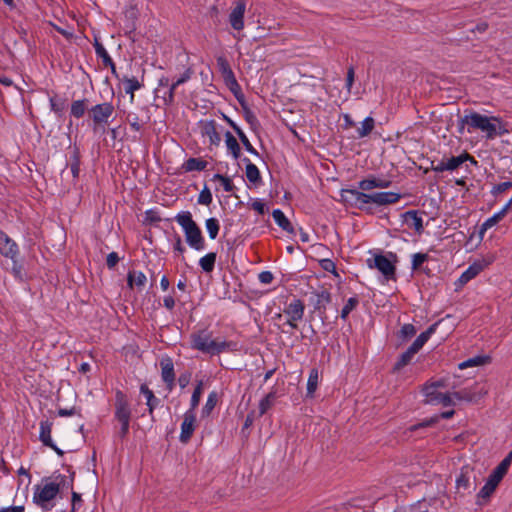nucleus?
<instances>
[{"label":"nucleus","instance_id":"69168bd1","mask_svg":"<svg viewBox=\"0 0 512 512\" xmlns=\"http://www.w3.org/2000/svg\"><path fill=\"white\" fill-rule=\"evenodd\" d=\"M120 258L116 252H111L107 255L106 265L109 269H113L119 262Z\"/></svg>","mask_w":512,"mask_h":512},{"label":"nucleus","instance_id":"bf43d9fd","mask_svg":"<svg viewBox=\"0 0 512 512\" xmlns=\"http://www.w3.org/2000/svg\"><path fill=\"white\" fill-rule=\"evenodd\" d=\"M320 266L323 270H325L327 272H331L335 276H338V273L336 271V265H335L334 261H332L331 259L326 258V259L320 260Z\"/></svg>","mask_w":512,"mask_h":512},{"label":"nucleus","instance_id":"b1692460","mask_svg":"<svg viewBox=\"0 0 512 512\" xmlns=\"http://www.w3.org/2000/svg\"><path fill=\"white\" fill-rule=\"evenodd\" d=\"M485 267L482 262H474L459 277L458 283L462 286L475 278Z\"/></svg>","mask_w":512,"mask_h":512},{"label":"nucleus","instance_id":"9b49d317","mask_svg":"<svg viewBox=\"0 0 512 512\" xmlns=\"http://www.w3.org/2000/svg\"><path fill=\"white\" fill-rule=\"evenodd\" d=\"M161 378L165 383L168 391H172L175 387L176 375L174 371V364L170 357H164L160 361Z\"/></svg>","mask_w":512,"mask_h":512},{"label":"nucleus","instance_id":"2f4dec72","mask_svg":"<svg viewBox=\"0 0 512 512\" xmlns=\"http://www.w3.org/2000/svg\"><path fill=\"white\" fill-rule=\"evenodd\" d=\"M53 423L45 420L40 422V434L39 439L45 446H53V440L51 438Z\"/></svg>","mask_w":512,"mask_h":512},{"label":"nucleus","instance_id":"4468645a","mask_svg":"<svg viewBox=\"0 0 512 512\" xmlns=\"http://www.w3.org/2000/svg\"><path fill=\"white\" fill-rule=\"evenodd\" d=\"M374 264H371V260H368L370 267L378 269L386 279H394L396 268L395 265L384 255H376L373 259Z\"/></svg>","mask_w":512,"mask_h":512},{"label":"nucleus","instance_id":"052dcab7","mask_svg":"<svg viewBox=\"0 0 512 512\" xmlns=\"http://www.w3.org/2000/svg\"><path fill=\"white\" fill-rule=\"evenodd\" d=\"M510 188H512V181L502 182L493 186L491 193L492 195L497 196L498 194H501Z\"/></svg>","mask_w":512,"mask_h":512},{"label":"nucleus","instance_id":"37998d69","mask_svg":"<svg viewBox=\"0 0 512 512\" xmlns=\"http://www.w3.org/2000/svg\"><path fill=\"white\" fill-rule=\"evenodd\" d=\"M276 399V392L272 391L268 393L259 403V416H263L274 404Z\"/></svg>","mask_w":512,"mask_h":512},{"label":"nucleus","instance_id":"c85d7f7f","mask_svg":"<svg viewBox=\"0 0 512 512\" xmlns=\"http://www.w3.org/2000/svg\"><path fill=\"white\" fill-rule=\"evenodd\" d=\"M70 472V476L67 477L63 474H54L51 478L53 479L52 484H57L58 492H60L61 489L64 488H73V482L75 477V472L68 469Z\"/></svg>","mask_w":512,"mask_h":512},{"label":"nucleus","instance_id":"4be33fe9","mask_svg":"<svg viewBox=\"0 0 512 512\" xmlns=\"http://www.w3.org/2000/svg\"><path fill=\"white\" fill-rule=\"evenodd\" d=\"M203 135L209 138L210 144L218 146L221 142V136L217 131V124L215 120L206 121L202 125Z\"/></svg>","mask_w":512,"mask_h":512},{"label":"nucleus","instance_id":"7c9ffc66","mask_svg":"<svg viewBox=\"0 0 512 512\" xmlns=\"http://www.w3.org/2000/svg\"><path fill=\"white\" fill-rule=\"evenodd\" d=\"M272 217L278 226L281 227L284 231L290 234L295 233L293 225L280 209L273 210Z\"/></svg>","mask_w":512,"mask_h":512},{"label":"nucleus","instance_id":"72a5a7b5","mask_svg":"<svg viewBox=\"0 0 512 512\" xmlns=\"http://www.w3.org/2000/svg\"><path fill=\"white\" fill-rule=\"evenodd\" d=\"M207 165L208 162L206 160H203L202 158L191 157L184 162L182 167L186 172H192L203 171L206 169Z\"/></svg>","mask_w":512,"mask_h":512},{"label":"nucleus","instance_id":"603ef678","mask_svg":"<svg viewBox=\"0 0 512 512\" xmlns=\"http://www.w3.org/2000/svg\"><path fill=\"white\" fill-rule=\"evenodd\" d=\"M179 85H176V81L169 85L168 89L163 92L161 96L165 105H172L175 100V91Z\"/></svg>","mask_w":512,"mask_h":512},{"label":"nucleus","instance_id":"412c9836","mask_svg":"<svg viewBox=\"0 0 512 512\" xmlns=\"http://www.w3.org/2000/svg\"><path fill=\"white\" fill-rule=\"evenodd\" d=\"M391 185V181L382 178L369 177L361 180L358 183V189L362 191H369L374 188H388Z\"/></svg>","mask_w":512,"mask_h":512},{"label":"nucleus","instance_id":"0eeeda50","mask_svg":"<svg viewBox=\"0 0 512 512\" xmlns=\"http://www.w3.org/2000/svg\"><path fill=\"white\" fill-rule=\"evenodd\" d=\"M466 161L471 162L474 165H477V161L473 156H471L468 152H463L459 156H452L450 158H443L437 164L432 162L431 169L437 173H442L444 171H454L458 169L463 163Z\"/></svg>","mask_w":512,"mask_h":512},{"label":"nucleus","instance_id":"bb28decb","mask_svg":"<svg viewBox=\"0 0 512 512\" xmlns=\"http://www.w3.org/2000/svg\"><path fill=\"white\" fill-rule=\"evenodd\" d=\"M121 81L124 85L125 93L130 95V101L133 102L135 91L141 89L144 86L143 80L139 81L136 77L124 76Z\"/></svg>","mask_w":512,"mask_h":512},{"label":"nucleus","instance_id":"423d86ee","mask_svg":"<svg viewBox=\"0 0 512 512\" xmlns=\"http://www.w3.org/2000/svg\"><path fill=\"white\" fill-rule=\"evenodd\" d=\"M508 469L509 467L507 466V462H500L498 464V466L489 475L485 485L478 492V500L490 498V496L494 493L503 477L506 475ZM477 503L481 504L480 501H478Z\"/></svg>","mask_w":512,"mask_h":512},{"label":"nucleus","instance_id":"393cba45","mask_svg":"<svg viewBox=\"0 0 512 512\" xmlns=\"http://www.w3.org/2000/svg\"><path fill=\"white\" fill-rule=\"evenodd\" d=\"M437 326L438 323H434L431 326H429L427 330L422 332L409 347L416 353H418L422 349L424 344L429 340L431 335L435 333Z\"/></svg>","mask_w":512,"mask_h":512},{"label":"nucleus","instance_id":"a18cd8bd","mask_svg":"<svg viewBox=\"0 0 512 512\" xmlns=\"http://www.w3.org/2000/svg\"><path fill=\"white\" fill-rule=\"evenodd\" d=\"M504 218L503 214L500 212L495 213L492 217L488 218L482 225L479 231V234L481 238L483 237L484 233L492 228L494 225H496L498 222H500Z\"/></svg>","mask_w":512,"mask_h":512},{"label":"nucleus","instance_id":"aec40b11","mask_svg":"<svg viewBox=\"0 0 512 512\" xmlns=\"http://www.w3.org/2000/svg\"><path fill=\"white\" fill-rule=\"evenodd\" d=\"M403 222L409 227L413 228L418 234L423 232V220L419 216L418 211L409 210L402 214Z\"/></svg>","mask_w":512,"mask_h":512},{"label":"nucleus","instance_id":"680f3d73","mask_svg":"<svg viewBox=\"0 0 512 512\" xmlns=\"http://www.w3.org/2000/svg\"><path fill=\"white\" fill-rule=\"evenodd\" d=\"M227 87L233 93V95L236 97V99L239 101V103L243 105L244 95L242 93V90H241V87H240L238 81H236L235 83H232L230 86H227Z\"/></svg>","mask_w":512,"mask_h":512},{"label":"nucleus","instance_id":"2eb2a0df","mask_svg":"<svg viewBox=\"0 0 512 512\" xmlns=\"http://www.w3.org/2000/svg\"><path fill=\"white\" fill-rule=\"evenodd\" d=\"M196 423V414L193 411H186L184 414V419L181 424V433L179 436V440L182 443H188L191 439L194 431Z\"/></svg>","mask_w":512,"mask_h":512},{"label":"nucleus","instance_id":"a211bd4d","mask_svg":"<svg viewBox=\"0 0 512 512\" xmlns=\"http://www.w3.org/2000/svg\"><path fill=\"white\" fill-rule=\"evenodd\" d=\"M472 474H473V470L468 467L461 469L460 474L456 478V488H457L458 493H460L461 491H463V492L469 491L470 488L475 489V487H476L475 481L473 483L471 482Z\"/></svg>","mask_w":512,"mask_h":512},{"label":"nucleus","instance_id":"a878e982","mask_svg":"<svg viewBox=\"0 0 512 512\" xmlns=\"http://www.w3.org/2000/svg\"><path fill=\"white\" fill-rule=\"evenodd\" d=\"M314 296V310L325 312L327 304L332 300L331 293L326 289H322L321 291L315 292Z\"/></svg>","mask_w":512,"mask_h":512},{"label":"nucleus","instance_id":"13d9d810","mask_svg":"<svg viewBox=\"0 0 512 512\" xmlns=\"http://www.w3.org/2000/svg\"><path fill=\"white\" fill-rule=\"evenodd\" d=\"M452 396V399H456V400H459V401H472L473 400V394L471 392H469L468 390L464 389V390H461V391H456V392H453L451 394Z\"/></svg>","mask_w":512,"mask_h":512},{"label":"nucleus","instance_id":"338daca9","mask_svg":"<svg viewBox=\"0 0 512 512\" xmlns=\"http://www.w3.org/2000/svg\"><path fill=\"white\" fill-rule=\"evenodd\" d=\"M258 279L262 284H270L274 280V275L270 271H262L259 273Z\"/></svg>","mask_w":512,"mask_h":512},{"label":"nucleus","instance_id":"4d7b16f0","mask_svg":"<svg viewBox=\"0 0 512 512\" xmlns=\"http://www.w3.org/2000/svg\"><path fill=\"white\" fill-rule=\"evenodd\" d=\"M160 221H161V217L159 216L157 211L150 209L145 212L144 223L153 224V223H158Z\"/></svg>","mask_w":512,"mask_h":512},{"label":"nucleus","instance_id":"7ed1b4c3","mask_svg":"<svg viewBox=\"0 0 512 512\" xmlns=\"http://www.w3.org/2000/svg\"><path fill=\"white\" fill-rule=\"evenodd\" d=\"M175 220L184 230L187 244L197 251L204 250L206 247L205 239L200 227L193 220L192 214L189 211H183L176 215Z\"/></svg>","mask_w":512,"mask_h":512},{"label":"nucleus","instance_id":"ea45409f","mask_svg":"<svg viewBox=\"0 0 512 512\" xmlns=\"http://www.w3.org/2000/svg\"><path fill=\"white\" fill-rule=\"evenodd\" d=\"M489 362H490L489 356H475V357L469 358V359L459 363L458 368L460 370H463V369H466L469 367L481 366V365L487 364Z\"/></svg>","mask_w":512,"mask_h":512},{"label":"nucleus","instance_id":"5fc2aeb1","mask_svg":"<svg viewBox=\"0 0 512 512\" xmlns=\"http://www.w3.org/2000/svg\"><path fill=\"white\" fill-rule=\"evenodd\" d=\"M126 120L131 128L136 132H139L143 127V123H140V119L135 113H129L126 117Z\"/></svg>","mask_w":512,"mask_h":512},{"label":"nucleus","instance_id":"0e129e2a","mask_svg":"<svg viewBox=\"0 0 512 512\" xmlns=\"http://www.w3.org/2000/svg\"><path fill=\"white\" fill-rule=\"evenodd\" d=\"M194 74L192 67H188L183 74L176 80V85H182L189 81Z\"/></svg>","mask_w":512,"mask_h":512},{"label":"nucleus","instance_id":"f704fd0d","mask_svg":"<svg viewBox=\"0 0 512 512\" xmlns=\"http://www.w3.org/2000/svg\"><path fill=\"white\" fill-rule=\"evenodd\" d=\"M319 382V371L317 368H312L309 373L308 381H307V398H313L314 393L317 390Z\"/></svg>","mask_w":512,"mask_h":512},{"label":"nucleus","instance_id":"dca6fc26","mask_svg":"<svg viewBox=\"0 0 512 512\" xmlns=\"http://www.w3.org/2000/svg\"><path fill=\"white\" fill-rule=\"evenodd\" d=\"M401 198L399 193L395 192H377L369 194L368 203L377 205H389L397 203Z\"/></svg>","mask_w":512,"mask_h":512},{"label":"nucleus","instance_id":"4c0bfd02","mask_svg":"<svg viewBox=\"0 0 512 512\" xmlns=\"http://www.w3.org/2000/svg\"><path fill=\"white\" fill-rule=\"evenodd\" d=\"M217 254L209 252L199 260V265L206 273H211L214 270Z\"/></svg>","mask_w":512,"mask_h":512},{"label":"nucleus","instance_id":"ddd939ff","mask_svg":"<svg viewBox=\"0 0 512 512\" xmlns=\"http://www.w3.org/2000/svg\"><path fill=\"white\" fill-rule=\"evenodd\" d=\"M19 247L17 243L11 239L5 232L0 230V254L11 260H15L19 256Z\"/></svg>","mask_w":512,"mask_h":512},{"label":"nucleus","instance_id":"6e6d98bb","mask_svg":"<svg viewBox=\"0 0 512 512\" xmlns=\"http://www.w3.org/2000/svg\"><path fill=\"white\" fill-rule=\"evenodd\" d=\"M212 202V193L210 189L205 186L198 196V203L201 205H210Z\"/></svg>","mask_w":512,"mask_h":512},{"label":"nucleus","instance_id":"cd10ccee","mask_svg":"<svg viewBox=\"0 0 512 512\" xmlns=\"http://www.w3.org/2000/svg\"><path fill=\"white\" fill-rule=\"evenodd\" d=\"M140 393L146 398V405L148 406L149 415L153 417L154 409L160 403V400L154 395L153 391L148 388L146 384L140 386Z\"/></svg>","mask_w":512,"mask_h":512},{"label":"nucleus","instance_id":"39448f33","mask_svg":"<svg viewBox=\"0 0 512 512\" xmlns=\"http://www.w3.org/2000/svg\"><path fill=\"white\" fill-rule=\"evenodd\" d=\"M49 479L50 478H44V485H36L34 487L33 502L43 511H50L53 508V500L59 493L57 484L48 482Z\"/></svg>","mask_w":512,"mask_h":512},{"label":"nucleus","instance_id":"79ce46f5","mask_svg":"<svg viewBox=\"0 0 512 512\" xmlns=\"http://www.w3.org/2000/svg\"><path fill=\"white\" fill-rule=\"evenodd\" d=\"M86 102L87 99L73 101L70 109L71 116L77 119L83 117L87 110Z\"/></svg>","mask_w":512,"mask_h":512},{"label":"nucleus","instance_id":"e433bc0d","mask_svg":"<svg viewBox=\"0 0 512 512\" xmlns=\"http://www.w3.org/2000/svg\"><path fill=\"white\" fill-rule=\"evenodd\" d=\"M70 169L74 179L79 177L80 173V151L79 148L73 147L70 152Z\"/></svg>","mask_w":512,"mask_h":512},{"label":"nucleus","instance_id":"58836bf2","mask_svg":"<svg viewBox=\"0 0 512 512\" xmlns=\"http://www.w3.org/2000/svg\"><path fill=\"white\" fill-rule=\"evenodd\" d=\"M415 354L416 352L409 347L405 352H403L399 356L398 360L394 364L393 370L397 372L402 370L411 362Z\"/></svg>","mask_w":512,"mask_h":512},{"label":"nucleus","instance_id":"c9c22d12","mask_svg":"<svg viewBox=\"0 0 512 512\" xmlns=\"http://www.w3.org/2000/svg\"><path fill=\"white\" fill-rule=\"evenodd\" d=\"M430 256L427 253H415L412 255L411 269L412 271H422L426 274L429 273V269L422 268L424 262L428 261Z\"/></svg>","mask_w":512,"mask_h":512},{"label":"nucleus","instance_id":"de8ad7c7","mask_svg":"<svg viewBox=\"0 0 512 512\" xmlns=\"http://www.w3.org/2000/svg\"><path fill=\"white\" fill-rule=\"evenodd\" d=\"M202 392H203V381H199L192 393L191 401H190V409L188 411L195 412V409L199 405Z\"/></svg>","mask_w":512,"mask_h":512},{"label":"nucleus","instance_id":"5701e85b","mask_svg":"<svg viewBox=\"0 0 512 512\" xmlns=\"http://www.w3.org/2000/svg\"><path fill=\"white\" fill-rule=\"evenodd\" d=\"M455 414V411L454 410H449V411H445V412H442L441 414L439 415H435L429 419H426L418 424H415V425H412L409 427V431L411 432H414V431H417L419 429H422V428H426V427H432L434 426L440 418H443V419H450L454 416Z\"/></svg>","mask_w":512,"mask_h":512},{"label":"nucleus","instance_id":"a19ab883","mask_svg":"<svg viewBox=\"0 0 512 512\" xmlns=\"http://www.w3.org/2000/svg\"><path fill=\"white\" fill-rule=\"evenodd\" d=\"M243 161L246 163V177L251 183H258L261 180L260 171L256 165L251 163L248 158H244Z\"/></svg>","mask_w":512,"mask_h":512},{"label":"nucleus","instance_id":"9d476101","mask_svg":"<svg viewBox=\"0 0 512 512\" xmlns=\"http://www.w3.org/2000/svg\"><path fill=\"white\" fill-rule=\"evenodd\" d=\"M424 394L426 396L427 403L441 404L445 407L455 405V402L452 399L451 394L438 392L437 390H434L433 385H425Z\"/></svg>","mask_w":512,"mask_h":512},{"label":"nucleus","instance_id":"f8f14e48","mask_svg":"<svg viewBox=\"0 0 512 512\" xmlns=\"http://www.w3.org/2000/svg\"><path fill=\"white\" fill-rule=\"evenodd\" d=\"M246 11V1L237 0L235 6L229 14V23L234 30L241 31L244 29V14Z\"/></svg>","mask_w":512,"mask_h":512},{"label":"nucleus","instance_id":"473e14b6","mask_svg":"<svg viewBox=\"0 0 512 512\" xmlns=\"http://www.w3.org/2000/svg\"><path fill=\"white\" fill-rule=\"evenodd\" d=\"M224 136L227 150L231 153L235 160L239 159L241 155V148L237 139L232 135L230 131H227Z\"/></svg>","mask_w":512,"mask_h":512},{"label":"nucleus","instance_id":"c03bdc74","mask_svg":"<svg viewBox=\"0 0 512 512\" xmlns=\"http://www.w3.org/2000/svg\"><path fill=\"white\" fill-rule=\"evenodd\" d=\"M375 121L372 117H367L364 119V121L361 123V127L358 128V137L363 138L368 136L374 129Z\"/></svg>","mask_w":512,"mask_h":512},{"label":"nucleus","instance_id":"6ab92c4d","mask_svg":"<svg viewBox=\"0 0 512 512\" xmlns=\"http://www.w3.org/2000/svg\"><path fill=\"white\" fill-rule=\"evenodd\" d=\"M224 120L229 124V126L235 131L237 136L239 137V140L243 144L244 148L251 154L259 156L258 151L253 147L251 142L249 141L246 134L243 132V130L228 116L223 115Z\"/></svg>","mask_w":512,"mask_h":512},{"label":"nucleus","instance_id":"3c124183","mask_svg":"<svg viewBox=\"0 0 512 512\" xmlns=\"http://www.w3.org/2000/svg\"><path fill=\"white\" fill-rule=\"evenodd\" d=\"M217 404V393L211 392L202 408V416H209Z\"/></svg>","mask_w":512,"mask_h":512},{"label":"nucleus","instance_id":"864d4df0","mask_svg":"<svg viewBox=\"0 0 512 512\" xmlns=\"http://www.w3.org/2000/svg\"><path fill=\"white\" fill-rule=\"evenodd\" d=\"M416 334V328L412 324H404L400 331L398 332V337L402 339V341H406L409 338L413 337Z\"/></svg>","mask_w":512,"mask_h":512},{"label":"nucleus","instance_id":"e2e57ef3","mask_svg":"<svg viewBox=\"0 0 512 512\" xmlns=\"http://www.w3.org/2000/svg\"><path fill=\"white\" fill-rule=\"evenodd\" d=\"M217 66H218L219 71L221 72L222 75L225 74V73H228V72H230L232 70L231 67H230L229 62L223 56H219L217 58Z\"/></svg>","mask_w":512,"mask_h":512},{"label":"nucleus","instance_id":"f257e3e1","mask_svg":"<svg viewBox=\"0 0 512 512\" xmlns=\"http://www.w3.org/2000/svg\"><path fill=\"white\" fill-rule=\"evenodd\" d=\"M500 125L501 121L498 117L469 111L468 113L466 112V114L459 120V132L463 133L465 126H467V131L469 133L478 130L484 133L487 139L492 140L496 136H500L504 133V131L500 130Z\"/></svg>","mask_w":512,"mask_h":512},{"label":"nucleus","instance_id":"6e6552de","mask_svg":"<svg viewBox=\"0 0 512 512\" xmlns=\"http://www.w3.org/2000/svg\"><path fill=\"white\" fill-rule=\"evenodd\" d=\"M113 113L114 106L110 102H104L93 106L89 110V115L93 120L94 130L103 124H107L108 119L113 115Z\"/></svg>","mask_w":512,"mask_h":512},{"label":"nucleus","instance_id":"49530a36","mask_svg":"<svg viewBox=\"0 0 512 512\" xmlns=\"http://www.w3.org/2000/svg\"><path fill=\"white\" fill-rule=\"evenodd\" d=\"M94 48L96 55L102 59V63L104 66L112 65V58L110 57L104 46L97 40H95Z\"/></svg>","mask_w":512,"mask_h":512},{"label":"nucleus","instance_id":"f3484780","mask_svg":"<svg viewBox=\"0 0 512 512\" xmlns=\"http://www.w3.org/2000/svg\"><path fill=\"white\" fill-rule=\"evenodd\" d=\"M305 312V305L301 299L294 298L283 310V313L287 315V317L291 318V320H299L303 319Z\"/></svg>","mask_w":512,"mask_h":512},{"label":"nucleus","instance_id":"20e7f679","mask_svg":"<svg viewBox=\"0 0 512 512\" xmlns=\"http://www.w3.org/2000/svg\"><path fill=\"white\" fill-rule=\"evenodd\" d=\"M115 419L121 424L119 437L124 439L130 428L131 409L127 396L120 390L115 394Z\"/></svg>","mask_w":512,"mask_h":512},{"label":"nucleus","instance_id":"c756f323","mask_svg":"<svg viewBox=\"0 0 512 512\" xmlns=\"http://www.w3.org/2000/svg\"><path fill=\"white\" fill-rule=\"evenodd\" d=\"M147 278L146 275L141 271H129L127 274V285L132 289L136 286L139 289H142L146 284Z\"/></svg>","mask_w":512,"mask_h":512},{"label":"nucleus","instance_id":"774afa93","mask_svg":"<svg viewBox=\"0 0 512 512\" xmlns=\"http://www.w3.org/2000/svg\"><path fill=\"white\" fill-rule=\"evenodd\" d=\"M190 380H191V373L186 371L182 374H180L179 378H178V383H179V386L184 389L189 383H190Z\"/></svg>","mask_w":512,"mask_h":512},{"label":"nucleus","instance_id":"f03ea898","mask_svg":"<svg viewBox=\"0 0 512 512\" xmlns=\"http://www.w3.org/2000/svg\"><path fill=\"white\" fill-rule=\"evenodd\" d=\"M236 343L232 341H217L211 339L207 330H200L191 334V347L203 353L218 355L226 350L233 351Z\"/></svg>","mask_w":512,"mask_h":512},{"label":"nucleus","instance_id":"09e8293b","mask_svg":"<svg viewBox=\"0 0 512 512\" xmlns=\"http://www.w3.org/2000/svg\"><path fill=\"white\" fill-rule=\"evenodd\" d=\"M359 304V299L358 297L354 296V297H350L346 304L343 306L342 310H341V314H340V317L342 319H346L348 317V315L350 314V312H352Z\"/></svg>","mask_w":512,"mask_h":512},{"label":"nucleus","instance_id":"8fccbe9b","mask_svg":"<svg viewBox=\"0 0 512 512\" xmlns=\"http://www.w3.org/2000/svg\"><path fill=\"white\" fill-rule=\"evenodd\" d=\"M206 229L208 231L209 237L214 240L216 239L219 230H220V224L218 219L216 218H209L206 220Z\"/></svg>","mask_w":512,"mask_h":512},{"label":"nucleus","instance_id":"1a4fd4ad","mask_svg":"<svg viewBox=\"0 0 512 512\" xmlns=\"http://www.w3.org/2000/svg\"><path fill=\"white\" fill-rule=\"evenodd\" d=\"M341 198L345 204L363 209L364 205L368 204L369 194L359 191L358 189H342Z\"/></svg>","mask_w":512,"mask_h":512}]
</instances>
